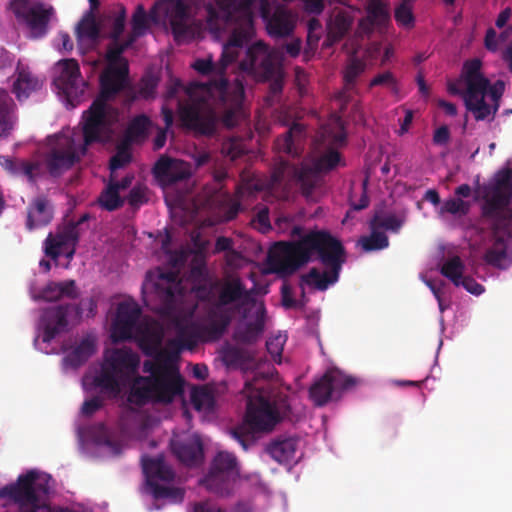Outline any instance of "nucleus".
<instances>
[{
	"label": "nucleus",
	"mask_w": 512,
	"mask_h": 512,
	"mask_svg": "<svg viewBox=\"0 0 512 512\" xmlns=\"http://www.w3.org/2000/svg\"><path fill=\"white\" fill-rule=\"evenodd\" d=\"M177 336L161 348V334L149 327L140 329V347L151 360L143 362L147 376H135L129 386L127 401L137 407L149 403H170L183 392V378L177 362L184 348L192 349L205 338L206 327L191 320L176 322Z\"/></svg>",
	"instance_id": "f257e3e1"
},
{
	"label": "nucleus",
	"mask_w": 512,
	"mask_h": 512,
	"mask_svg": "<svg viewBox=\"0 0 512 512\" xmlns=\"http://www.w3.org/2000/svg\"><path fill=\"white\" fill-rule=\"evenodd\" d=\"M314 260L327 270L321 273L317 268H311L301 279L305 284L324 291L338 281L346 262L342 242L326 230H310L297 241L276 242L268 254L271 270L284 276L295 273Z\"/></svg>",
	"instance_id": "f03ea898"
},
{
	"label": "nucleus",
	"mask_w": 512,
	"mask_h": 512,
	"mask_svg": "<svg viewBox=\"0 0 512 512\" xmlns=\"http://www.w3.org/2000/svg\"><path fill=\"white\" fill-rule=\"evenodd\" d=\"M186 92L189 100L186 103L179 102V120L181 126L196 137H214L218 132L222 108H240L245 98L244 85L238 78L229 82L221 77L191 85Z\"/></svg>",
	"instance_id": "7ed1b4c3"
},
{
	"label": "nucleus",
	"mask_w": 512,
	"mask_h": 512,
	"mask_svg": "<svg viewBox=\"0 0 512 512\" xmlns=\"http://www.w3.org/2000/svg\"><path fill=\"white\" fill-rule=\"evenodd\" d=\"M133 38L125 41L111 40L107 47L108 66L100 76V94L84 112V132L86 143L98 140L109 128V116L112 109L107 102L121 92L128 81L129 66L123 52L133 45Z\"/></svg>",
	"instance_id": "20e7f679"
},
{
	"label": "nucleus",
	"mask_w": 512,
	"mask_h": 512,
	"mask_svg": "<svg viewBox=\"0 0 512 512\" xmlns=\"http://www.w3.org/2000/svg\"><path fill=\"white\" fill-rule=\"evenodd\" d=\"M286 394L270 395L256 390L247 397L243 422L230 430L231 437L246 451L256 442V433H269L290 413Z\"/></svg>",
	"instance_id": "39448f33"
},
{
	"label": "nucleus",
	"mask_w": 512,
	"mask_h": 512,
	"mask_svg": "<svg viewBox=\"0 0 512 512\" xmlns=\"http://www.w3.org/2000/svg\"><path fill=\"white\" fill-rule=\"evenodd\" d=\"M197 3L199 0H192ZM163 16L169 21L171 32L176 41H183L192 35L189 22V7L185 0H159L147 14L143 5H137L131 19L132 30L127 36L137 38L143 36L149 28V21L158 23Z\"/></svg>",
	"instance_id": "423d86ee"
},
{
	"label": "nucleus",
	"mask_w": 512,
	"mask_h": 512,
	"mask_svg": "<svg viewBox=\"0 0 512 512\" xmlns=\"http://www.w3.org/2000/svg\"><path fill=\"white\" fill-rule=\"evenodd\" d=\"M139 364L138 354L131 349H115L101 365L92 384L106 397L117 398L122 392L123 385L137 372Z\"/></svg>",
	"instance_id": "0eeeda50"
},
{
	"label": "nucleus",
	"mask_w": 512,
	"mask_h": 512,
	"mask_svg": "<svg viewBox=\"0 0 512 512\" xmlns=\"http://www.w3.org/2000/svg\"><path fill=\"white\" fill-rule=\"evenodd\" d=\"M50 477L36 470L18 476L15 483L0 489V498L8 499L19 506V512H38L45 504L40 496L49 492Z\"/></svg>",
	"instance_id": "6e6552de"
},
{
	"label": "nucleus",
	"mask_w": 512,
	"mask_h": 512,
	"mask_svg": "<svg viewBox=\"0 0 512 512\" xmlns=\"http://www.w3.org/2000/svg\"><path fill=\"white\" fill-rule=\"evenodd\" d=\"M109 128L98 140L86 143L85 132L83 131V143L77 145L75 140L69 136H59L54 146L46 155L45 164L51 176H60L64 171L69 170L77 163L81 156L85 155L87 147L95 142L106 141L112 132L113 116H109Z\"/></svg>",
	"instance_id": "1a4fd4ad"
},
{
	"label": "nucleus",
	"mask_w": 512,
	"mask_h": 512,
	"mask_svg": "<svg viewBox=\"0 0 512 512\" xmlns=\"http://www.w3.org/2000/svg\"><path fill=\"white\" fill-rule=\"evenodd\" d=\"M483 204L481 215L484 219H504L512 213L508 208L512 201V169L499 170L491 183L482 188Z\"/></svg>",
	"instance_id": "9d476101"
},
{
	"label": "nucleus",
	"mask_w": 512,
	"mask_h": 512,
	"mask_svg": "<svg viewBox=\"0 0 512 512\" xmlns=\"http://www.w3.org/2000/svg\"><path fill=\"white\" fill-rule=\"evenodd\" d=\"M281 62L280 50L270 49L265 43L256 42L248 48L245 59L240 63V68L267 81L281 70Z\"/></svg>",
	"instance_id": "9b49d317"
},
{
	"label": "nucleus",
	"mask_w": 512,
	"mask_h": 512,
	"mask_svg": "<svg viewBox=\"0 0 512 512\" xmlns=\"http://www.w3.org/2000/svg\"><path fill=\"white\" fill-rule=\"evenodd\" d=\"M237 474V458L235 455L221 451L214 457L209 472L200 480V484L212 493L221 496L228 495Z\"/></svg>",
	"instance_id": "f8f14e48"
},
{
	"label": "nucleus",
	"mask_w": 512,
	"mask_h": 512,
	"mask_svg": "<svg viewBox=\"0 0 512 512\" xmlns=\"http://www.w3.org/2000/svg\"><path fill=\"white\" fill-rule=\"evenodd\" d=\"M10 8L17 19L26 23L31 37L39 39L48 32V24L54 13L52 6L43 3L30 4L29 0H12Z\"/></svg>",
	"instance_id": "ddd939ff"
},
{
	"label": "nucleus",
	"mask_w": 512,
	"mask_h": 512,
	"mask_svg": "<svg viewBox=\"0 0 512 512\" xmlns=\"http://www.w3.org/2000/svg\"><path fill=\"white\" fill-rule=\"evenodd\" d=\"M340 162V154L335 150H329L317 159L302 162L294 167V177L300 184L302 194L310 197L316 187L320 174L334 169Z\"/></svg>",
	"instance_id": "4468645a"
},
{
	"label": "nucleus",
	"mask_w": 512,
	"mask_h": 512,
	"mask_svg": "<svg viewBox=\"0 0 512 512\" xmlns=\"http://www.w3.org/2000/svg\"><path fill=\"white\" fill-rule=\"evenodd\" d=\"M491 224L493 244L484 254L487 264L496 268H505L507 250L512 244V213L504 219H486Z\"/></svg>",
	"instance_id": "2eb2a0df"
},
{
	"label": "nucleus",
	"mask_w": 512,
	"mask_h": 512,
	"mask_svg": "<svg viewBox=\"0 0 512 512\" xmlns=\"http://www.w3.org/2000/svg\"><path fill=\"white\" fill-rule=\"evenodd\" d=\"M504 90L505 83L497 80L488 90H479L473 94L464 93L465 106L477 121L485 120L490 115L493 118L499 109Z\"/></svg>",
	"instance_id": "dca6fc26"
},
{
	"label": "nucleus",
	"mask_w": 512,
	"mask_h": 512,
	"mask_svg": "<svg viewBox=\"0 0 512 512\" xmlns=\"http://www.w3.org/2000/svg\"><path fill=\"white\" fill-rule=\"evenodd\" d=\"M215 2L226 22L242 23L244 33L254 24L253 8L258 7L263 16L268 13V0H215Z\"/></svg>",
	"instance_id": "f3484780"
},
{
	"label": "nucleus",
	"mask_w": 512,
	"mask_h": 512,
	"mask_svg": "<svg viewBox=\"0 0 512 512\" xmlns=\"http://www.w3.org/2000/svg\"><path fill=\"white\" fill-rule=\"evenodd\" d=\"M355 384L351 376L345 375L338 368L328 369L309 389V397L316 406L326 405L336 391L346 390Z\"/></svg>",
	"instance_id": "a211bd4d"
},
{
	"label": "nucleus",
	"mask_w": 512,
	"mask_h": 512,
	"mask_svg": "<svg viewBox=\"0 0 512 512\" xmlns=\"http://www.w3.org/2000/svg\"><path fill=\"white\" fill-rule=\"evenodd\" d=\"M149 276L150 272L147 273L146 279L142 285L143 293L149 289H153L160 299L165 312L174 310L176 297L182 292V285L178 274L174 271L160 273L156 282L150 281Z\"/></svg>",
	"instance_id": "6ab92c4d"
},
{
	"label": "nucleus",
	"mask_w": 512,
	"mask_h": 512,
	"mask_svg": "<svg viewBox=\"0 0 512 512\" xmlns=\"http://www.w3.org/2000/svg\"><path fill=\"white\" fill-rule=\"evenodd\" d=\"M57 66L60 69V74L55 79V84L67 100L73 102L84 94L86 87L79 64L75 59L70 58L60 60Z\"/></svg>",
	"instance_id": "aec40b11"
},
{
	"label": "nucleus",
	"mask_w": 512,
	"mask_h": 512,
	"mask_svg": "<svg viewBox=\"0 0 512 512\" xmlns=\"http://www.w3.org/2000/svg\"><path fill=\"white\" fill-rule=\"evenodd\" d=\"M89 219L90 215L85 213L76 222H69L55 236L49 234L45 240V254L56 260L61 255L62 249L77 245L81 235V226Z\"/></svg>",
	"instance_id": "412c9836"
},
{
	"label": "nucleus",
	"mask_w": 512,
	"mask_h": 512,
	"mask_svg": "<svg viewBox=\"0 0 512 512\" xmlns=\"http://www.w3.org/2000/svg\"><path fill=\"white\" fill-rule=\"evenodd\" d=\"M140 315L141 309L135 302L125 301L118 305L112 334L115 342L132 338Z\"/></svg>",
	"instance_id": "4be33fe9"
},
{
	"label": "nucleus",
	"mask_w": 512,
	"mask_h": 512,
	"mask_svg": "<svg viewBox=\"0 0 512 512\" xmlns=\"http://www.w3.org/2000/svg\"><path fill=\"white\" fill-rule=\"evenodd\" d=\"M71 305H56L45 309L40 318L43 329V342H51L58 334L65 331L68 326L67 317Z\"/></svg>",
	"instance_id": "5701e85b"
},
{
	"label": "nucleus",
	"mask_w": 512,
	"mask_h": 512,
	"mask_svg": "<svg viewBox=\"0 0 512 512\" xmlns=\"http://www.w3.org/2000/svg\"><path fill=\"white\" fill-rule=\"evenodd\" d=\"M266 22V29L270 36L274 38H284L291 35L295 28L292 13L284 8L277 7L272 14H270V5L268 4V13L263 16Z\"/></svg>",
	"instance_id": "b1692460"
},
{
	"label": "nucleus",
	"mask_w": 512,
	"mask_h": 512,
	"mask_svg": "<svg viewBox=\"0 0 512 512\" xmlns=\"http://www.w3.org/2000/svg\"><path fill=\"white\" fill-rule=\"evenodd\" d=\"M389 12L381 0H370L366 6V16L359 20L357 33L360 36L370 35L375 28L386 25Z\"/></svg>",
	"instance_id": "393cba45"
},
{
	"label": "nucleus",
	"mask_w": 512,
	"mask_h": 512,
	"mask_svg": "<svg viewBox=\"0 0 512 512\" xmlns=\"http://www.w3.org/2000/svg\"><path fill=\"white\" fill-rule=\"evenodd\" d=\"M232 24L235 26L228 42L223 47L221 58L219 60L218 70L220 73H223L227 66L236 60L238 56L236 49L241 48L253 34V26L248 31H246V33H244V29H242V23Z\"/></svg>",
	"instance_id": "a878e982"
},
{
	"label": "nucleus",
	"mask_w": 512,
	"mask_h": 512,
	"mask_svg": "<svg viewBox=\"0 0 512 512\" xmlns=\"http://www.w3.org/2000/svg\"><path fill=\"white\" fill-rule=\"evenodd\" d=\"M354 17L350 11L334 8L327 21V41L330 44L342 40L350 31Z\"/></svg>",
	"instance_id": "bb28decb"
},
{
	"label": "nucleus",
	"mask_w": 512,
	"mask_h": 512,
	"mask_svg": "<svg viewBox=\"0 0 512 512\" xmlns=\"http://www.w3.org/2000/svg\"><path fill=\"white\" fill-rule=\"evenodd\" d=\"M53 218V207L44 196L32 200L27 209L26 227L28 230L48 225Z\"/></svg>",
	"instance_id": "cd10ccee"
},
{
	"label": "nucleus",
	"mask_w": 512,
	"mask_h": 512,
	"mask_svg": "<svg viewBox=\"0 0 512 512\" xmlns=\"http://www.w3.org/2000/svg\"><path fill=\"white\" fill-rule=\"evenodd\" d=\"M172 451L186 466H198L203 460V445L199 438L172 443Z\"/></svg>",
	"instance_id": "c85d7f7f"
},
{
	"label": "nucleus",
	"mask_w": 512,
	"mask_h": 512,
	"mask_svg": "<svg viewBox=\"0 0 512 512\" xmlns=\"http://www.w3.org/2000/svg\"><path fill=\"white\" fill-rule=\"evenodd\" d=\"M481 68L482 61L479 58L464 62L462 77L467 86L465 93L473 94L479 90H488L492 86L490 81L482 74Z\"/></svg>",
	"instance_id": "c756f323"
},
{
	"label": "nucleus",
	"mask_w": 512,
	"mask_h": 512,
	"mask_svg": "<svg viewBox=\"0 0 512 512\" xmlns=\"http://www.w3.org/2000/svg\"><path fill=\"white\" fill-rule=\"evenodd\" d=\"M1 167L14 177H25L30 183H35L40 171V165L37 162L22 160L9 156H0Z\"/></svg>",
	"instance_id": "7c9ffc66"
},
{
	"label": "nucleus",
	"mask_w": 512,
	"mask_h": 512,
	"mask_svg": "<svg viewBox=\"0 0 512 512\" xmlns=\"http://www.w3.org/2000/svg\"><path fill=\"white\" fill-rule=\"evenodd\" d=\"M154 176L167 184H175L188 178L189 173L181 169L176 160L161 156L153 167Z\"/></svg>",
	"instance_id": "2f4dec72"
},
{
	"label": "nucleus",
	"mask_w": 512,
	"mask_h": 512,
	"mask_svg": "<svg viewBox=\"0 0 512 512\" xmlns=\"http://www.w3.org/2000/svg\"><path fill=\"white\" fill-rule=\"evenodd\" d=\"M298 448V439L292 436L278 437L267 447V453L279 463H288L295 457Z\"/></svg>",
	"instance_id": "473e14b6"
},
{
	"label": "nucleus",
	"mask_w": 512,
	"mask_h": 512,
	"mask_svg": "<svg viewBox=\"0 0 512 512\" xmlns=\"http://www.w3.org/2000/svg\"><path fill=\"white\" fill-rule=\"evenodd\" d=\"M253 290H246L239 277H233L224 282L218 296V304L227 306L239 300H249Z\"/></svg>",
	"instance_id": "72a5a7b5"
},
{
	"label": "nucleus",
	"mask_w": 512,
	"mask_h": 512,
	"mask_svg": "<svg viewBox=\"0 0 512 512\" xmlns=\"http://www.w3.org/2000/svg\"><path fill=\"white\" fill-rule=\"evenodd\" d=\"M77 288L74 280H66L62 282H49L44 288L41 289L37 298L48 302H53L67 297L70 299L77 298Z\"/></svg>",
	"instance_id": "f704fd0d"
},
{
	"label": "nucleus",
	"mask_w": 512,
	"mask_h": 512,
	"mask_svg": "<svg viewBox=\"0 0 512 512\" xmlns=\"http://www.w3.org/2000/svg\"><path fill=\"white\" fill-rule=\"evenodd\" d=\"M16 72L17 77L13 83V92L18 100L27 99L32 92L42 87V82L28 69L18 65Z\"/></svg>",
	"instance_id": "c9c22d12"
},
{
	"label": "nucleus",
	"mask_w": 512,
	"mask_h": 512,
	"mask_svg": "<svg viewBox=\"0 0 512 512\" xmlns=\"http://www.w3.org/2000/svg\"><path fill=\"white\" fill-rule=\"evenodd\" d=\"M304 132L305 127L302 124L293 123L288 131L277 139L276 146L278 150L293 157L298 156Z\"/></svg>",
	"instance_id": "e433bc0d"
},
{
	"label": "nucleus",
	"mask_w": 512,
	"mask_h": 512,
	"mask_svg": "<svg viewBox=\"0 0 512 512\" xmlns=\"http://www.w3.org/2000/svg\"><path fill=\"white\" fill-rule=\"evenodd\" d=\"M143 472L147 480L158 479L165 482L174 480L175 474L170 466H168L163 457L158 456L155 458L144 457L142 458Z\"/></svg>",
	"instance_id": "4c0bfd02"
},
{
	"label": "nucleus",
	"mask_w": 512,
	"mask_h": 512,
	"mask_svg": "<svg viewBox=\"0 0 512 512\" xmlns=\"http://www.w3.org/2000/svg\"><path fill=\"white\" fill-rule=\"evenodd\" d=\"M265 308L262 305L256 312V318L248 322L244 327L238 328L235 332V339L244 344H252L258 340L264 330Z\"/></svg>",
	"instance_id": "58836bf2"
},
{
	"label": "nucleus",
	"mask_w": 512,
	"mask_h": 512,
	"mask_svg": "<svg viewBox=\"0 0 512 512\" xmlns=\"http://www.w3.org/2000/svg\"><path fill=\"white\" fill-rule=\"evenodd\" d=\"M94 353V339L85 337L64 357V362L73 368H77L83 365Z\"/></svg>",
	"instance_id": "ea45409f"
},
{
	"label": "nucleus",
	"mask_w": 512,
	"mask_h": 512,
	"mask_svg": "<svg viewBox=\"0 0 512 512\" xmlns=\"http://www.w3.org/2000/svg\"><path fill=\"white\" fill-rule=\"evenodd\" d=\"M151 120L148 116L141 114L135 116L128 124L125 131V141L128 143H141L148 137L151 127Z\"/></svg>",
	"instance_id": "a19ab883"
},
{
	"label": "nucleus",
	"mask_w": 512,
	"mask_h": 512,
	"mask_svg": "<svg viewBox=\"0 0 512 512\" xmlns=\"http://www.w3.org/2000/svg\"><path fill=\"white\" fill-rule=\"evenodd\" d=\"M100 35V28L93 15V12L87 13L76 27V37L79 42L85 40L94 43L98 40Z\"/></svg>",
	"instance_id": "79ce46f5"
},
{
	"label": "nucleus",
	"mask_w": 512,
	"mask_h": 512,
	"mask_svg": "<svg viewBox=\"0 0 512 512\" xmlns=\"http://www.w3.org/2000/svg\"><path fill=\"white\" fill-rule=\"evenodd\" d=\"M366 63L357 58L352 57L343 71L344 89L352 92L356 88L358 78L365 72Z\"/></svg>",
	"instance_id": "37998d69"
},
{
	"label": "nucleus",
	"mask_w": 512,
	"mask_h": 512,
	"mask_svg": "<svg viewBox=\"0 0 512 512\" xmlns=\"http://www.w3.org/2000/svg\"><path fill=\"white\" fill-rule=\"evenodd\" d=\"M14 107L8 92L0 89V137L12 129Z\"/></svg>",
	"instance_id": "c03bdc74"
},
{
	"label": "nucleus",
	"mask_w": 512,
	"mask_h": 512,
	"mask_svg": "<svg viewBox=\"0 0 512 512\" xmlns=\"http://www.w3.org/2000/svg\"><path fill=\"white\" fill-rule=\"evenodd\" d=\"M98 203L107 211H115L124 204V199L120 196V192L115 186L108 182L106 188L98 197Z\"/></svg>",
	"instance_id": "a18cd8bd"
},
{
	"label": "nucleus",
	"mask_w": 512,
	"mask_h": 512,
	"mask_svg": "<svg viewBox=\"0 0 512 512\" xmlns=\"http://www.w3.org/2000/svg\"><path fill=\"white\" fill-rule=\"evenodd\" d=\"M359 244L362 246L364 251L370 252L387 248L389 245V239L384 232L371 226V234L369 236L361 237Z\"/></svg>",
	"instance_id": "49530a36"
},
{
	"label": "nucleus",
	"mask_w": 512,
	"mask_h": 512,
	"mask_svg": "<svg viewBox=\"0 0 512 512\" xmlns=\"http://www.w3.org/2000/svg\"><path fill=\"white\" fill-rule=\"evenodd\" d=\"M465 266L460 257L448 259L441 267V274L448 278L455 286H460Z\"/></svg>",
	"instance_id": "de8ad7c7"
},
{
	"label": "nucleus",
	"mask_w": 512,
	"mask_h": 512,
	"mask_svg": "<svg viewBox=\"0 0 512 512\" xmlns=\"http://www.w3.org/2000/svg\"><path fill=\"white\" fill-rule=\"evenodd\" d=\"M191 401L194 408L198 411L209 410L213 406V395L206 387H199L192 390Z\"/></svg>",
	"instance_id": "09e8293b"
},
{
	"label": "nucleus",
	"mask_w": 512,
	"mask_h": 512,
	"mask_svg": "<svg viewBox=\"0 0 512 512\" xmlns=\"http://www.w3.org/2000/svg\"><path fill=\"white\" fill-rule=\"evenodd\" d=\"M470 204L460 198H450L443 202L439 213L465 216L469 213Z\"/></svg>",
	"instance_id": "8fccbe9b"
},
{
	"label": "nucleus",
	"mask_w": 512,
	"mask_h": 512,
	"mask_svg": "<svg viewBox=\"0 0 512 512\" xmlns=\"http://www.w3.org/2000/svg\"><path fill=\"white\" fill-rule=\"evenodd\" d=\"M376 86L387 87L390 90V92L394 95H398L400 92L399 83L391 71L379 73L373 79H371L369 83V88H373Z\"/></svg>",
	"instance_id": "3c124183"
},
{
	"label": "nucleus",
	"mask_w": 512,
	"mask_h": 512,
	"mask_svg": "<svg viewBox=\"0 0 512 512\" xmlns=\"http://www.w3.org/2000/svg\"><path fill=\"white\" fill-rule=\"evenodd\" d=\"M371 226L378 229L384 228L386 230L398 231L402 226V221L399 220L395 215H376L371 221Z\"/></svg>",
	"instance_id": "603ef678"
},
{
	"label": "nucleus",
	"mask_w": 512,
	"mask_h": 512,
	"mask_svg": "<svg viewBox=\"0 0 512 512\" xmlns=\"http://www.w3.org/2000/svg\"><path fill=\"white\" fill-rule=\"evenodd\" d=\"M128 204L133 208H139L148 202L147 188L143 185H135L127 196Z\"/></svg>",
	"instance_id": "864d4df0"
},
{
	"label": "nucleus",
	"mask_w": 512,
	"mask_h": 512,
	"mask_svg": "<svg viewBox=\"0 0 512 512\" xmlns=\"http://www.w3.org/2000/svg\"><path fill=\"white\" fill-rule=\"evenodd\" d=\"M158 85V79L153 75L144 76L139 83L138 94L144 98H153Z\"/></svg>",
	"instance_id": "5fc2aeb1"
},
{
	"label": "nucleus",
	"mask_w": 512,
	"mask_h": 512,
	"mask_svg": "<svg viewBox=\"0 0 512 512\" xmlns=\"http://www.w3.org/2000/svg\"><path fill=\"white\" fill-rule=\"evenodd\" d=\"M268 80H270V85L269 94L266 97V102L268 105H273L283 90L282 71L280 70L275 76L269 78Z\"/></svg>",
	"instance_id": "6e6d98bb"
},
{
	"label": "nucleus",
	"mask_w": 512,
	"mask_h": 512,
	"mask_svg": "<svg viewBox=\"0 0 512 512\" xmlns=\"http://www.w3.org/2000/svg\"><path fill=\"white\" fill-rule=\"evenodd\" d=\"M394 16L397 23L402 26L412 27L414 25L412 10L406 2H402L396 7Z\"/></svg>",
	"instance_id": "4d7b16f0"
},
{
	"label": "nucleus",
	"mask_w": 512,
	"mask_h": 512,
	"mask_svg": "<svg viewBox=\"0 0 512 512\" xmlns=\"http://www.w3.org/2000/svg\"><path fill=\"white\" fill-rule=\"evenodd\" d=\"M284 343L285 338L282 335L270 338L266 342L267 351L275 362H280L281 360Z\"/></svg>",
	"instance_id": "13d9d810"
},
{
	"label": "nucleus",
	"mask_w": 512,
	"mask_h": 512,
	"mask_svg": "<svg viewBox=\"0 0 512 512\" xmlns=\"http://www.w3.org/2000/svg\"><path fill=\"white\" fill-rule=\"evenodd\" d=\"M222 152L232 160H235L244 154V148L239 140L229 139L223 143Z\"/></svg>",
	"instance_id": "bf43d9fd"
},
{
	"label": "nucleus",
	"mask_w": 512,
	"mask_h": 512,
	"mask_svg": "<svg viewBox=\"0 0 512 512\" xmlns=\"http://www.w3.org/2000/svg\"><path fill=\"white\" fill-rule=\"evenodd\" d=\"M253 223L261 233H266L271 229L269 209L266 206L258 210Z\"/></svg>",
	"instance_id": "052dcab7"
},
{
	"label": "nucleus",
	"mask_w": 512,
	"mask_h": 512,
	"mask_svg": "<svg viewBox=\"0 0 512 512\" xmlns=\"http://www.w3.org/2000/svg\"><path fill=\"white\" fill-rule=\"evenodd\" d=\"M103 406V399L100 396H94L88 400H85L82 407L81 413L90 417L95 414L98 410H100Z\"/></svg>",
	"instance_id": "680f3d73"
},
{
	"label": "nucleus",
	"mask_w": 512,
	"mask_h": 512,
	"mask_svg": "<svg viewBox=\"0 0 512 512\" xmlns=\"http://www.w3.org/2000/svg\"><path fill=\"white\" fill-rule=\"evenodd\" d=\"M131 160V156L129 152L125 150H119L114 156L110 159V170L113 173L114 171L124 167Z\"/></svg>",
	"instance_id": "e2e57ef3"
},
{
	"label": "nucleus",
	"mask_w": 512,
	"mask_h": 512,
	"mask_svg": "<svg viewBox=\"0 0 512 512\" xmlns=\"http://www.w3.org/2000/svg\"><path fill=\"white\" fill-rule=\"evenodd\" d=\"M192 67L202 75H208L213 72H219V66H216L211 59H197Z\"/></svg>",
	"instance_id": "0e129e2a"
},
{
	"label": "nucleus",
	"mask_w": 512,
	"mask_h": 512,
	"mask_svg": "<svg viewBox=\"0 0 512 512\" xmlns=\"http://www.w3.org/2000/svg\"><path fill=\"white\" fill-rule=\"evenodd\" d=\"M227 325H228L227 319H225L221 322L211 321L207 325H203L204 327H206L205 336L209 335L212 338H218L222 335V333L224 332Z\"/></svg>",
	"instance_id": "69168bd1"
},
{
	"label": "nucleus",
	"mask_w": 512,
	"mask_h": 512,
	"mask_svg": "<svg viewBox=\"0 0 512 512\" xmlns=\"http://www.w3.org/2000/svg\"><path fill=\"white\" fill-rule=\"evenodd\" d=\"M460 286H463L468 292L474 295H480L484 292V287L477 283L472 277L463 276L460 282Z\"/></svg>",
	"instance_id": "338daca9"
},
{
	"label": "nucleus",
	"mask_w": 512,
	"mask_h": 512,
	"mask_svg": "<svg viewBox=\"0 0 512 512\" xmlns=\"http://www.w3.org/2000/svg\"><path fill=\"white\" fill-rule=\"evenodd\" d=\"M193 512H225V510L211 501H203L194 505Z\"/></svg>",
	"instance_id": "774afa93"
}]
</instances>
